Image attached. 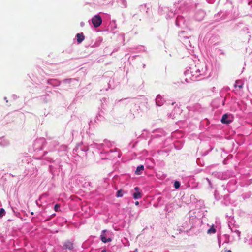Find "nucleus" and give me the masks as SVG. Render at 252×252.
Listing matches in <instances>:
<instances>
[{"instance_id":"obj_7","label":"nucleus","mask_w":252,"mask_h":252,"mask_svg":"<svg viewBox=\"0 0 252 252\" xmlns=\"http://www.w3.org/2000/svg\"><path fill=\"white\" fill-rule=\"evenodd\" d=\"M244 83L241 80H236L234 84V87L235 88H239V89H242L243 87Z\"/></svg>"},{"instance_id":"obj_13","label":"nucleus","mask_w":252,"mask_h":252,"mask_svg":"<svg viewBox=\"0 0 252 252\" xmlns=\"http://www.w3.org/2000/svg\"><path fill=\"white\" fill-rule=\"evenodd\" d=\"M60 207V205L57 204L54 206V210L56 212L58 211V209Z\"/></svg>"},{"instance_id":"obj_16","label":"nucleus","mask_w":252,"mask_h":252,"mask_svg":"<svg viewBox=\"0 0 252 252\" xmlns=\"http://www.w3.org/2000/svg\"><path fill=\"white\" fill-rule=\"evenodd\" d=\"M227 252H232L231 250H227Z\"/></svg>"},{"instance_id":"obj_10","label":"nucleus","mask_w":252,"mask_h":252,"mask_svg":"<svg viewBox=\"0 0 252 252\" xmlns=\"http://www.w3.org/2000/svg\"><path fill=\"white\" fill-rule=\"evenodd\" d=\"M5 214V210L3 208L0 209V218H1Z\"/></svg>"},{"instance_id":"obj_6","label":"nucleus","mask_w":252,"mask_h":252,"mask_svg":"<svg viewBox=\"0 0 252 252\" xmlns=\"http://www.w3.org/2000/svg\"><path fill=\"white\" fill-rule=\"evenodd\" d=\"M77 40L78 43H81L85 39V36L83 33H77L76 35Z\"/></svg>"},{"instance_id":"obj_11","label":"nucleus","mask_w":252,"mask_h":252,"mask_svg":"<svg viewBox=\"0 0 252 252\" xmlns=\"http://www.w3.org/2000/svg\"><path fill=\"white\" fill-rule=\"evenodd\" d=\"M123 191L122 190H119L117 191V196L118 197H122V196H123Z\"/></svg>"},{"instance_id":"obj_2","label":"nucleus","mask_w":252,"mask_h":252,"mask_svg":"<svg viewBox=\"0 0 252 252\" xmlns=\"http://www.w3.org/2000/svg\"><path fill=\"white\" fill-rule=\"evenodd\" d=\"M92 22L95 27H98L102 23V19L99 15H95L92 18Z\"/></svg>"},{"instance_id":"obj_8","label":"nucleus","mask_w":252,"mask_h":252,"mask_svg":"<svg viewBox=\"0 0 252 252\" xmlns=\"http://www.w3.org/2000/svg\"><path fill=\"white\" fill-rule=\"evenodd\" d=\"M144 169V167L143 165H140L137 167L136 170L135 171V174L136 175H140L141 174V172L143 171Z\"/></svg>"},{"instance_id":"obj_3","label":"nucleus","mask_w":252,"mask_h":252,"mask_svg":"<svg viewBox=\"0 0 252 252\" xmlns=\"http://www.w3.org/2000/svg\"><path fill=\"white\" fill-rule=\"evenodd\" d=\"M106 232V230H103L102 232V233L100 235V239L103 243H107V242H111L112 241V239L110 238H108L107 239L106 238V235H105Z\"/></svg>"},{"instance_id":"obj_5","label":"nucleus","mask_w":252,"mask_h":252,"mask_svg":"<svg viewBox=\"0 0 252 252\" xmlns=\"http://www.w3.org/2000/svg\"><path fill=\"white\" fill-rule=\"evenodd\" d=\"M134 189L136 192L133 193V198L135 199L141 198L142 195L141 192L139 191V188L137 187H136L134 188Z\"/></svg>"},{"instance_id":"obj_12","label":"nucleus","mask_w":252,"mask_h":252,"mask_svg":"<svg viewBox=\"0 0 252 252\" xmlns=\"http://www.w3.org/2000/svg\"><path fill=\"white\" fill-rule=\"evenodd\" d=\"M174 185L175 189H178L180 186V182L178 181H175L174 182Z\"/></svg>"},{"instance_id":"obj_4","label":"nucleus","mask_w":252,"mask_h":252,"mask_svg":"<svg viewBox=\"0 0 252 252\" xmlns=\"http://www.w3.org/2000/svg\"><path fill=\"white\" fill-rule=\"evenodd\" d=\"M63 247L65 249H68V250H71L74 248L73 243V242H72L69 240H67L64 242V243L63 244Z\"/></svg>"},{"instance_id":"obj_1","label":"nucleus","mask_w":252,"mask_h":252,"mask_svg":"<svg viewBox=\"0 0 252 252\" xmlns=\"http://www.w3.org/2000/svg\"><path fill=\"white\" fill-rule=\"evenodd\" d=\"M233 119V117L231 114H224L221 118V122L223 124H230Z\"/></svg>"},{"instance_id":"obj_15","label":"nucleus","mask_w":252,"mask_h":252,"mask_svg":"<svg viewBox=\"0 0 252 252\" xmlns=\"http://www.w3.org/2000/svg\"><path fill=\"white\" fill-rule=\"evenodd\" d=\"M138 204H139V202H138V201H136V202H135V205H138Z\"/></svg>"},{"instance_id":"obj_14","label":"nucleus","mask_w":252,"mask_h":252,"mask_svg":"<svg viewBox=\"0 0 252 252\" xmlns=\"http://www.w3.org/2000/svg\"><path fill=\"white\" fill-rule=\"evenodd\" d=\"M176 103L175 102H173L171 103V104L170 105H169L168 106V108L169 109H171V107L174 105V104H175Z\"/></svg>"},{"instance_id":"obj_9","label":"nucleus","mask_w":252,"mask_h":252,"mask_svg":"<svg viewBox=\"0 0 252 252\" xmlns=\"http://www.w3.org/2000/svg\"><path fill=\"white\" fill-rule=\"evenodd\" d=\"M216 232V230L214 228L213 225L207 231L208 234L215 233Z\"/></svg>"}]
</instances>
